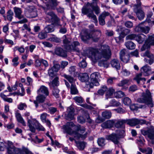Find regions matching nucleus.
<instances>
[{"instance_id":"obj_45","label":"nucleus","mask_w":154,"mask_h":154,"mask_svg":"<svg viewBox=\"0 0 154 154\" xmlns=\"http://www.w3.org/2000/svg\"><path fill=\"white\" fill-rule=\"evenodd\" d=\"M48 74L50 76L54 77L56 75V72L52 68H50L48 70Z\"/></svg>"},{"instance_id":"obj_41","label":"nucleus","mask_w":154,"mask_h":154,"mask_svg":"<svg viewBox=\"0 0 154 154\" xmlns=\"http://www.w3.org/2000/svg\"><path fill=\"white\" fill-rule=\"evenodd\" d=\"M129 80L127 79H124L121 81L117 85L119 87H123L125 85H127L129 83Z\"/></svg>"},{"instance_id":"obj_11","label":"nucleus","mask_w":154,"mask_h":154,"mask_svg":"<svg viewBox=\"0 0 154 154\" xmlns=\"http://www.w3.org/2000/svg\"><path fill=\"white\" fill-rule=\"evenodd\" d=\"M100 76L98 72L92 73L90 76L91 82L89 85H88L90 88H92L94 85L98 86L99 85L98 80Z\"/></svg>"},{"instance_id":"obj_57","label":"nucleus","mask_w":154,"mask_h":154,"mask_svg":"<svg viewBox=\"0 0 154 154\" xmlns=\"http://www.w3.org/2000/svg\"><path fill=\"white\" fill-rule=\"evenodd\" d=\"M50 40L52 42L56 43L60 42L61 41V40L59 38L56 37L50 38Z\"/></svg>"},{"instance_id":"obj_20","label":"nucleus","mask_w":154,"mask_h":154,"mask_svg":"<svg viewBox=\"0 0 154 154\" xmlns=\"http://www.w3.org/2000/svg\"><path fill=\"white\" fill-rule=\"evenodd\" d=\"M144 55L147 56L149 59H145V62L148 63L149 65H151L154 62V56L152 54H150L149 51H146L144 54Z\"/></svg>"},{"instance_id":"obj_17","label":"nucleus","mask_w":154,"mask_h":154,"mask_svg":"<svg viewBox=\"0 0 154 154\" xmlns=\"http://www.w3.org/2000/svg\"><path fill=\"white\" fill-rule=\"evenodd\" d=\"M106 138L108 140H111L115 144H118L119 143L120 137L117 134L112 133L110 135L106 136Z\"/></svg>"},{"instance_id":"obj_30","label":"nucleus","mask_w":154,"mask_h":154,"mask_svg":"<svg viewBox=\"0 0 154 154\" xmlns=\"http://www.w3.org/2000/svg\"><path fill=\"white\" fill-rule=\"evenodd\" d=\"M125 123H127L126 119L118 120L115 123V126L117 128H119Z\"/></svg>"},{"instance_id":"obj_61","label":"nucleus","mask_w":154,"mask_h":154,"mask_svg":"<svg viewBox=\"0 0 154 154\" xmlns=\"http://www.w3.org/2000/svg\"><path fill=\"white\" fill-rule=\"evenodd\" d=\"M47 115V114L46 113H43L41 114L40 119L42 122H45L46 120V119Z\"/></svg>"},{"instance_id":"obj_39","label":"nucleus","mask_w":154,"mask_h":154,"mask_svg":"<svg viewBox=\"0 0 154 154\" xmlns=\"http://www.w3.org/2000/svg\"><path fill=\"white\" fill-rule=\"evenodd\" d=\"M97 142L99 146H103L105 144V139L103 137L98 138L97 140Z\"/></svg>"},{"instance_id":"obj_2","label":"nucleus","mask_w":154,"mask_h":154,"mask_svg":"<svg viewBox=\"0 0 154 154\" xmlns=\"http://www.w3.org/2000/svg\"><path fill=\"white\" fill-rule=\"evenodd\" d=\"M74 125L72 122H68L66 125H64L63 128L68 134L74 136V137L77 140H79L80 138L82 140L85 139L87 136L88 132H86L84 134H79L78 131H80L81 133H83L85 131V128L78 125L75 126V131H72L70 126H73Z\"/></svg>"},{"instance_id":"obj_1","label":"nucleus","mask_w":154,"mask_h":154,"mask_svg":"<svg viewBox=\"0 0 154 154\" xmlns=\"http://www.w3.org/2000/svg\"><path fill=\"white\" fill-rule=\"evenodd\" d=\"M111 55L109 47L108 46H105L102 50L100 51L92 48H90L87 51V56L94 62H96L102 57L105 58H109Z\"/></svg>"},{"instance_id":"obj_7","label":"nucleus","mask_w":154,"mask_h":154,"mask_svg":"<svg viewBox=\"0 0 154 154\" xmlns=\"http://www.w3.org/2000/svg\"><path fill=\"white\" fill-rule=\"evenodd\" d=\"M46 17L51 24L56 26H61L60 19L52 11H46Z\"/></svg>"},{"instance_id":"obj_38","label":"nucleus","mask_w":154,"mask_h":154,"mask_svg":"<svg viewBox=\"0 0 154 154\" xmlns=\"http://www.w3.org/2000/svg\"><path fill=\"white\" fill-rule=\"evenodd\" d=\"M35 125L37 130L42 131H44L45 130V128L36 120H35Z\"/></svg>"},{"instance_id":"obj_48","label":"nucleus","mask_w":154,"mask_h":154,"mask_svg":"<svg viewBox=\"0 0 154 154\" xmlns=\"http://www.w3.org/2000/svg\"><path fill=\"white\" fill-rule=\"evenodd\" d=\"M124 104L126 105H129L131 103V99L128 97H124L122 100Z\"/></svg>"},{"instance_id":"obj_4","label":"nucleus","mask_w":154,"mask_h":154,"mask_svg":"<svg viewBox=\"0 0 154 154\" xmlns=\"http://www.w3.org/2000/svg\"><path fill=\"white\" fill-rule=\"evenodd\" d=\"M63 42L65 48L68 51H76L79 52L80 50L78 46L80 44L78 41H75L71 45L69 44L72 42V39L69 35H64L63 37Z\"/></svg>"},{"instance_id":"obj_62","label":"nucleus","mask_w":154,"mask_h":154,"mask_svg":"<svg viewBox=\"0 0 154 154\" xmlns=\"http://www.w3.org/2000/svg\"><path fill=\"white\" fill-rule=\"evenodd\" d=\"M79 66L82 68H84L87 66V63L84 60H83L79 64Z\"/></svg>"},{"instance_id":"obj_36","label":"nucleus","mask_w":154,"mask_h":154,"mask_svg":"<svg viewBox=\"0 0 154 154\" xmlns=\"http://www.w3.org/2000/svg\"><path fill=\"white\" fill-rule=\"evenodd\" d=\"M0 97L5 101L9 103H12L13 102V99L11 98H8L7 96L2 93L0 94Z\"/></svg>"},{"instance_id":"obj_24","label":"nucleus","mask_w":154,"mask_h":154,"mask_svg":"<svg viewBox=\"0 0 154 154\" xmlns=\"http://www.w3.org/2000/svg\"><path fill=\"white\" fill-rule=\"evenodd\" d=\"M115 90L112 87H110L109 89L105 94V98L107 100L109 99L112 98L113 97V94H114Z\"/></svg>"},{"instance_id":"obj_58","label":"nucleus","mask_w":154,"mask_h":154,"mask_svg":"<svg viewBox=\"0 0 154 154\" xmlns=\"http://www.w3.org/2000/svg\"><path fill=\"white\" fill-rule=\"evenodd\" d=\"M124 25L128 28H131L133 27V23L131 22L127 21L125 22Z\"/></svg>"},{"instance_id":"obj_49","label":"nucleus","mask_w":154,"mask_h":154,"mask_svg":"<svg viewBox=\"0 0 154 154\" xmlns=\"http://www.w3.org/2000/svg\"><path fill=\"white\" fill-rule=\"evenodd\" d=\"M137 35L135 34H132L127 35L126 39L127 40H136Z\"/></svg>"},{"instance_id":"obj_42","label":"nucleus","mask_w":154,"mask_h":154,"mask_svg":"<svg viewBox=\"0 0 154 154\" xmlns=\"http://www.w3.org/2000/svg\"><path fill=\"white\" fill-rule=\"evenodd\" d=\"M45 31L46 33H50L53 32L54 29L51 25H48L45 28Z\"/></svg>"},{"instance_id":"obj_5","label":"nucleus","mask_w":154,"mask_h":154,"mask_svg":"<svg viewBox=\"0 0 154 154\" xmlns=\"http://www.w3.org/2000/svg\"><path fill=\"white\" fill-rule=\"evenodd\" d=\"M141 73L137 75L134 79L135 80L138 84L140 83V81H142L143 82L146 80L145 78L141 77L143 74L145 76H147L151 73V67L147 65L142 67L141 68Z\"/></svg>"},{"instance_id":"obj_28","label":"nucleus","mask_w":154,"mask_h":154,"mask_svg":"<svg viewBox=\"0 0 154 154\" xmlns=\"http://www.w3.org/2000/svg\"><path fill=\"white\" fill-rule=\"evenodd\" d=\"M20 149L15 147L12 148H8L7 149L8 154H18L20 152Z\"/></svg>"},{"instance_id":"obj_59","label":"nucleus","mask_w":154,"mask_h":154,"mask_svg":"<svg viewBox=\"0 0 154 154\" xmlns=\"http://www.w3.org/2000/svg\"><path fill=\"white\" fill-rule=\"evenodd\" d=\"M48 111L51 114H54L57 111V108L54 107H50L48 108Z\"/></svg>"},{"instance_id":"obj_26","label":"nucleus","mask_w":154,"mask_h":154,"mask_svg":"<svg viewBox=\"0 0 154 154\" xmlns=\"http://www.w3.org/2000/svg\"><path fill=\"white\" fill-rule=\"evenodd\" d=\"M112 66L115 68L117 70L119 69L120 68V65L119 60L116 59H113L110 62Z\"/></svg>"},{"instance_id":"obj_44","label":"nucleus","mask_w":154,"mask_h":154,"mask_svg":"<svg viewBox=\"0 0 154 154\" xmlns=\"http://www.w3.org/2000/svg\"><path fill=\"white\" fill-rule=\"evenodd\" d=\"M125 95L124 93L121 91H119L117 92H115L114 93V96L118 98H120L123 96Z\"/></svg>"},{"instance_id":"obj_34","label":"nucleus","mask_w":154,"mask_h":154,"mask_svg":"<svg viewBox=\"0 0 154 154\" xmlns=\"http://www.w3.org/2000/svg\"><path fill=\"white\" fill-rule=\"evenodd\" d=\"M125 45L127 48L129 49L132 50L135 48V45L131 41H128L125 43Z\"/></svg>"},{"instance_id":"obj_29","label":"nucleus","mask_w":154,"mask_h":154,"mask_svg":"<svg viewBox=\"0 0 154 154\" xmlns=\"http://www.w3.org/2000/svg\"><path fill=\"white\" fill-rule=\"evenodd\" d=\"M15 116L17 121L21 123L23 126H25L26 123L20 113L17 112L16 113Z\"/></svg>"},{"instance_id":"obj_52","label":"nucleus","mask_w":154,"mask_h":154,"mask_svg":"<svg viewBox=\"0 0 154 154\" xmlns=\"http://www.w3.org/2000/svg\"><path fill=\"white\" fill-rule=\"evenodd\" d=\"M129 57L128 54L126 55L125 57L120 58L121 60L125 63H127L129 60Z\"/></svg>"},{"instance_id":"obj_19","label":"nucleus","mask_w":154,"mask_h":154,"mask_svg":"<svg viewBox=\"0 0 154 154\" xmlns=\"http://www.w3.org/2000/svg\"><path fill=\"white\" fill-rule=\"evenodd\" d=\"M54 54L63 57H65L67 56L66 52L61 47L56 48L54 49Z\"/></svg>"},{"instance_id":"obj_8","label":"nucleus","mask_w":154,"mask_h":154,"mask_svg":"<svg viewBox=\"0 0 154 154\" xmlns=\"http://www.w3.org/2000/svg\"><path fill=\"white\" fill-rule=\"evenodd\" d=\"M137 4L134 5V11L140 20L143 19L145 16L144 13L141 9V2L140 0H136Z\"/></svg>"},{"instance_id":"obj_33","label":"nucleus","mask_w":154,"mask_h":154,"mask_svg":"<svg viewBox=\"0 0 154 154\" xmlns=\"http://www.w3.org/2000/svg\"><path fill=\"white\" fill-rule=\"evenodd\" d=\"M120 104V103L116 101L115 99H112L110 101L109 105L106 106V108H107L109 106H118Z\"/></svg>"},{"instance_id":"obj_54","label":"nucleus","mask_w":154,"mask_h":154,"mask_svg":"<svg viewBox=\"0 0 154 154\" xmlns=\"http://www.w3.org/2000/svg\"><path fill=\"white\" fill-rule=\"evenodd\" d=\"M5 144L7 145L6 147L7 149H8V148L10 149L15 147L12 142L11 141H8L6 143H5Z\"/></svg>"},{"instance_id":"obj_15","label":"nucleus","mask_w":154,"mask_h":154,"mask_svg":"<svg viewBox=\"0 0 154 154\" xmlns=\"http://www.w3.org/2000/svg\"><path fill=\"white\" fill-rule=\"evenodd\" d=\"M92 33L91 39L94 42H97L100 38V36L102 35L101 30L99 29H93L91 30Z\"/></svg>"},{"instance_id":"obj_32","label":"nucleus","mask_w":154,"mask_h":154,"mask_svg":"<svg viewBox=\"0 0 154 154\" xmlns=\"http://www.w3.org/2000/svg\"><path fill=\"white\" fill-rule=\"evenodd\" d=\"M108 90V88L106 85H103L102 86L100 89L97 91V93L99 95L103 96L104 93Z\"/></svg>"},{"instance_id":"obj_6","label":"nucleus","mask_w":154,"mask_h":154,"mask_svg":"<svg viewBox=\"0 0 154 154\" xmlns=\"http://www.w3.org/2000/svg\"><path fill=\"white\" fill-rule=\"evenodd\" d=\"M92 4L88 3L87 5L84 6L82 10V12L84 15H86L89 18H90L93 20V22L95 23L97 22L96 16L94 13L93 10L90 7L91 6Z\"/></svg>"},{"instance_id":"obj_27","label":"nucleus","mask_w":154,"mask_h":154,"mask_svg":"<svg viewBox=\"0 0 154 154\" xmlns=\"http://www.w3.org/2000/svg\"><path fill=\"white\" fill-rule=\"evenodd\" d=\"M79 79L82 82H86L89 79V77L87 74H80L79 76Z\"/></svg>"},{"instance_id":"obj_14","label":"nucleus","mask_w":154,"mask_h":154,"mask_svg":"<svg viewBox=\"0 0 154 154\" xmlns=\"http://www.w3.org/2000/svg\"><path fill=\"white\" fill-rule=\"evenodd\" d=\"M80 36L82 41L85 42L87 40L91 39V35L89 33L87 29L82 30L80 34Z\"/></svg>"},{"instance_id":"obj_64","label":"nucleus","mask_w":154,"mask_h":154,"mask_svg":"<svg viewBox=\"0 0 154 154\" xmlns=\"http://www.w3.org/2000/svg\"><path fill=\"white\" fill-rule=\"evenodd\" d=\"M110 14L108 12L104 11L99 16L101 17L104 19L105 18V17L109 15Z\"/></svg>"},{"instance_id":"obj_9","label":"nucleus","mask_w":154,"mask_h":154,"mask_svg":"<svg viewBox=\"0 0 154 154\" xmlns=\"http://www.w3.org/2000/svg\"><path fill=\"white\" fill-rule=\"evenodd\" d=\"M126 121L127 124L131 126H134L138 124H145L146 125L151 124V123L150 122H146L144 119L134 118L131 119H126Z\"/></svg>"},{"instance_id":"obj_47","label":"nucleus","mask_w":154,"mask_h":154,"mask_svg":"<svg viewBox=\"0 0 154 154\" xmlns=\"http://www.w3.org/2000/svg\"><path fill=\"white\" fill-rule=\"evenodd\" d=\"M58 78L57 77H56L52 81L51 84L49 83V85H52L53 86H57L59 85V82L58 81Z\"/></svg>"},{"instance_id":"obj_50","label":"nucleus","mask_w":154,"mask_h":154,"mask_svg":"<svg viewBox=\"0 0 154 154\" xmlns=\"http://www.w3.org/2000/svg\"><path fill=\"white\" fill-rule=\"evenodd\" d=\"M75 101L79 103H82L83 102V99L81 97L76 96L73 98Z\"/></svg>"},{"instance_id":"obj_51","label":"nucleus","mask_w":154,"mask_h":154,"mask_svg":"<svg viewBox=\"0 0 154 154\" xmlns=\"http://www.w3.org/2000/svg\"><path fill=\"white\" fill-rule=\"evenodd\" d=\"M63 76L69 82L72 83L74 81L73 78L71 76L67 75L66 74H64Z\"/></svg>"},{"instance_id":"obj_35","label":"nucleus","mask_w":154,"mask_h":154,"mask_svg":"<svg viewBox=\"0 0 154 154\" xmlns=\"http://www.w3.org/2000/svg\"><path fill=\"white\" fill-rule=\"evenodd\" d=\"M102 117L105 119H109L112 116V113L111 112L106 110L102 113Z\"/></svg>"},{"instance_id":"obj_16","label":"nucleus","mask_w":154,"mask_h":154,"mask_svg":"<svg viewBox=\"0 0 154 154\" xmlns=\"http://www.w3.org/2000/svg\"><path fill=\"white\" fill-rule=\"evenodd\" d=\"M67 110L68 112V114H66L65 115V118L66 119L70 121L73 119L74 118L75 109L72 106H69L67 108Z\"/></svg>"},{"instance_id":"obj_53","label":"nucleus","mask_w":154,"mask_h":154,"mask_svg":"<svg viewBox=\"0 0 154 154\" xmlns=\"http://www.w3.org/2000/svg\"><path fill=\"white\" fill-rule=\"evenodd\" d=\"M38 37L41 39H43L47 37V34L45 32H40L38 35Z\"/></svg>"},{"instance_id":"obj_23","label":"nucleus","mask_w":154,"mask_h":154,"mask_svg":"<svg viewBox=\"0 0 154 154\" xmlns=\"http://www.w3.org/2000/svg\"><path fill=\"white\" fill-rule=\"evenodd\" d=\"M38 95L36 97V100H35L34 101V103L35 104L36 107H37L38 106L37 101L39 103H43L46 99V96L42 94H38Z\"/></svg>"},{"instance_id":"obj_12","label":"nucleus","mask_w":154,"mask_h":154,"mask_svg":"<svg viewBox=\"0 0 154 154\" xmlns=\"http://www.w3.org/2000/svg\"><path fill=\"white\" fill-rule=\"evenodd\" d=\"M145 23V21L142 22L136 26L134 29L135 32H143L145 34L148 33L150 28L149 26H145L143 24Z\"/></svg>"},{"instance_id":"obj_21","label":"nucleus","mask_w":154,"mask_h":154,"mask_svg":"<svg viewBox=\"0 0 154 154\" xmlns=\"http://www.w3.org/2000/svg\"><path fill=\"white\" fill-rule=\"evenodd\" d=\"M38 94H42L46 96L49 95V91L48 88L45 86H41L38 90Z\"/></svg>"},{"instance_id":"obj_55","label":"nucleus","mask_w":154,"mask_h":154,"mask_svg":"<svg viewBox=\"0 0 154 154\" xmlns=\"http://www.w3.org/2000/svg\"><path fill=\"white\" fill-rule=\"evenodd\" d=\"M78 122L81 124H83L85 122V119L82 116H79L77 118Z\"/></svg>"},{"instance_id":"obj_10","label":"nucleus","mask_w":154,"mask_h":154,"mask_svg":"<svg viewBox=\"0 0 154 154\" xmlns=\"http://www.w3.org/2000/svg\"><path fill=\"white\" fill-rule=\"evenodd\" d=\"M14 11L15 14V17L19 20L23 19L19 21L16 22L18 23H23L27 22V20L24 18V16L22 14V11L21 8L14 7Z\"/></svg>"},{"instance_id":"obj_56","label":"nucleus","mask_w":154,"mask_h":154,"mask_svg":"<svg viewBox=\"0 0 154 154\" xmlns=\"http://www.w3.org/2000/svg\"><path fill=\"white\" fill-rule=\"evenodd\" d=\"M51 67L57 72L59 70L60 66L58 63H55L54 64L53 66Z\"/></svg>"},{"instance_id":"obj_40","label":"nucleus","mask_w":154,"mask_h":154,"mask_svg":"<svg viewBox=\"0 0 154 154\" xmlns=\"http://www.w3.org/2000/svg\"><path fill=\"white\" fill-rule=\"evenodd\" d=\"M14 15L13 12L11 10H9L7 12V18L8 20L11 21L13 19V16Z\"/></svg>"},{"instance_id":"obj_31","label":"nucleus","mask_w":154,"mask_h":154,"mask_svg":"<svg viewBox=\"0 0 154 154\" xmlns=\"http://www.w3.org/2000/svg\"><path fill=\"white\" fill-rule=\"evenodd\" d=\"M76 146L80 150H83L85 147L86 143L84 142H79L75 141Z\"/></svg>"},{"instance_id":"obj_25","label":"nucleus","mask_w":154,"mask_h":154,"mask_svg":"<svg viewBox=\"0 0 154 154\" xmlns=\"http://www.w3.org/2000/svg\"><path fill=\"white\" fill-rule=\"evenodd\" d=\"M147 38V37L143 34L137 35L136 41L140 44L143 43L144 41Z\"/></svg>"},{"instance_id":"obj_63","label":"nucleus","mask_w":154,"mask_h":154,"mask_svg":"<svg viewBox=\"0 0 154 154\" xmlns=\"http://www.w3.org/2000/svg\"><path fill=\"white\" fill-rule=\"evenodd\" d=\"M121 72L122 74L125 76H128L130 74V72L126 69H123Z\"/></svg>"},{"instance_id":"obj_13","label":"nucleus","mask_w":154,"mask_h":154,"mask_svg":"<svg viewBox=\"0 0 154 154\" xmlns=\"http://www.w3.org/2000/svg\"><path fill=\"white\" fill-rule=\"evenodd\" d=\"M142 134L144 136H147L150 139L154 141V128L152 126H151L150 128L147 130L143 129L141 130Z\"/></svg>"},{"instance_id":"obj_3","label":"nucleus","mask_w":154,"mask_h":154,"mask_svg":"<svg viewBox=\"0 0 154 154\" xmlns=\"http://www.w3.org/2000/svg\"><path fill=\"white\" fill-rule=\"evenodd\" d=\"M137 101L139 103L145 104L139 105L138 106V108L145 109L146 107V105L151 108L153 106L154 103L151 93L148 89H146L145 92L142 93L141 96L137 99Z\"/></svg>"},{"instance_id":"obj_18","label":"nucleus","mask_w":154,"mask_h":154,"mask_svg":"<svg viewBox=\"0 0 154 154\" xmlns=\"http://www.w3.org/2000/svg\"><path fill=\"white\" fill-rule=\"evenodd\" d=\"M151 45H154V37H150L146 40L141 48V51H143L149 48Z\"/></svg>"},{"instance_id":"obj_60","label":"nucleus","mask_w":154,"mask_h":154,"mask_svg":"<svg viewBox=\"0 0 154 154\" xmlns=\"http://www.w3.org/2000/svg\"><path fill=\"white\" fill-rule=\"evenodd\" d=\"M92 10L94 11L96 14H98L100 13V9L97 6H93Z\"/></svg>"},{"instance_id":"obj_37","label":"nucleus","mask_w":154,"mask_h":154,"mask_svg":"<svg viewBox=\"0 0 154 154\" xmlns=\"http://www.w3.org/2000/svg\"><path fill=\"white\" fill-rule=\"evenodd\" d=\"M70 93L72 94H77L79 93L75 85L72 84L70 87Z\"/></svg>"},{"instance_id":"obj_22","label":"nucleus","mask_w":154,"mask_h":154,"mask_svg":"<svg viewBox=\"0 0 154 154\" xmlns=\"http://www.w3.org/2000/svg\"><path fill=\"white\" fill-rule=\"evenodd\" d=\"M116 120H109L101 124V126L105 128H109L112 127L116 122Z\"/></svg>"},{"instance_id":"obj_43","label":"nucleus","mask_w":154,"mask_h":154,"mask_svg":"<svg viewBox=\"0 0 154 154\" xmlns=\"http://www.w3.org/2000/svg\"><path fill=\"white\" fill-rule=\"evenodd\" d=\"M60 91L57 87L54 88L52 91V94L56 98H58L59 97Z\"/></svg>"},{"instance_id":"obj_46","label":"nucleus","mask_w":154,"mask_h":154,"mask_svg":"<svg viewBox=\"0 0 154 154\" xmlns=\"http://www.w3.org/2000/svg\"><path fill=\"white\" fill-rule=\"evenodd\" d=\"M69 73L75 76L76 75L75 67V66H71L69 69Z\"/></svg>"}]
</instances>
